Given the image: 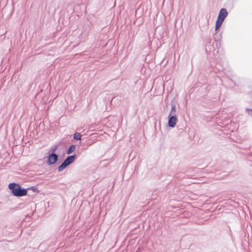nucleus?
<instances>
[{
	"mask_svg": "<svg viewBox=\"0 0 252 252\" xmlns=\"http://www.w3.org/2000/svg\"><path fill=\"white\" fill-rule=\"evenodd\" d=\"M246 110L247 111H248L249 113V114H250V113H251V114H252V109H250V108H246Z\"/></svg>",
	"mask_w": 252,
	"mask_h": 252,
	"instance_id": "f3484780",
	"label": "nucleus"
},
{
	"mask_svg": "<svg viewBox=\"0 0 252 252\" xmlns=\"http://www.w3.org/2000/svg\"><path fill=\"white\" fill-rule=\"evenodd\" d=\"M250 155L252 156V153H251Z\"/></svg>",
	"mask_w": 252,
	"mask_h": 252,
	"instance_id": "412c9836",
	"label": "nucleus"
},
{
	"mask_svg": "<svg viewBox=\"0 0 252 252\" xmlns=\"http://www.w3.org/2000/svg\"><path fill=\"white\" fill-rule=\"evenodd\" d=\"M32 215V214H27L26 216V218H30L31 217V216Z\"/></svg>",
	"mask_w": 252,
	"mask_h": 252,
	"instance_id": "a211bd4d",
	"label": "nucleus"
},
{
	"mask_svg": "<svg viewBox=\"0 0 252 252\" xmlns=\"http://www.w3.org/2000/svg\"><path fill=\"white\" fill-rule=\"evenodd\" d=\"M59 144H56L53 146L48 151V154L56 153V151L58 149Z\"/></svg>",
	"mask_w": 252,
	"mask_h": 252,
	"instance_id": "9b49d317",
	"label": "nucleus"
},
{
	"mask_svg": "<svg viewBox=\"0 0 252 252\" xmlns=\"http://www.w3.org/2000/svg\"><path fill=\"white\" fill-rule=\"evenodd\" d=\"M214 42H215V49H219L220 46V41H214Z\"/></svg>",
	"mask_w": 252,
	"mask_h": 252,
	"instance_id": "2eb2a0df",
	"label": "nucleus"
},
{
	"mask_svg": "<svg viewBox=\"0 0 252 252\" xmlns=\"http://www.w3.org/2000/svg\"><path fill=\"white\" fill-rule=\"evenodd\" d=\"M82 135L79 132H75L73 134V138L75 140H81L82 139Z\"/></svg>",
	"mask_w": 252,
	"mask_h": 252,
	"instance_id": "ddd939ff",
	"label": "nucleus"
},
{
	"mask_svg": "<svg viewBox=\"0 0 252 252\" xmlns=\"http://www.w3.org/2000/svg\"><path fill=\"white\" fill-rule=\"evenodd\" d=\"M210 17H211L210 15H209V16H208V15H207V16H206V18H207V19H209L210 18Z\"/></svg>",
	"mask_w": 252,
	"mask_h": 252,
	"instance_id": "6ab92c4d",
	"label": "nucleus"
},
{
	"mask_svg": "<svg viewBox=\"0 0 252 252\" xmlns=\"http://www.w3.org/2000/svg\"><path fill=\"white\" fill-rule=\"evenodd\" d=\"M27 189H28V190L29 189L32 190L34 192H39V190H38L37 188L35 186H32L31 187L28 188Z\"/></svg>",
	"mask_w": 252,
	"mask_h": 252,
	"instance_id": "4468645a",
	"label": "nucleus"
},
{
	"mask_svg": "<svg viewBox=\"0 0 252 252\" xmlns=\"http://www.w3.org/2000/svg\"><path fill=\"white\" fill-rule=\"evenodd\" d=\"M77 154L68 155L57 168L58 172H61L68 166L72 163L77 158Z\"/></svg>",
	"mask_w": 252,
	"mask_h": 252,
	"instance_id": "7ed1b4c3",
	"label": "nucleus"
},
{
	"mask_svg": "<svg viewBox=\"0 0 252 252\" xmlns=\"http://www.w3.org/2000/svg\"><path fill=\"white\" fill-rule=\"evenodd\" d=\"M224 21L223 19H220L219 17L217 18V21L215 24V32H217L218 30L220 28Z\"/></svg>",
	"mask_w": 252,
	"mask_h": 252,
	"instance_id": "0eeeda50",
	"label": "nucleus"
},
{
	"mask_svg": "<svg viewBox=\"0 0 252 252\" xmlns=\"http://www.w3.org/2000/svg\"><path fill=\"white\" fill-rule=\"evenodd\" d=\"M177 116L176 115H170L168 117V126L170 127L174 128L177 122Z\"/></svg>",
	"mask_w": 252,
	"mask_h": 252,
	"instance_id": "39448f33",
	"label": "nucleus"
},
{
	"mask_svg": "<svg viewBox=\"0 0 252 252\" xmlns=\"http://www.w3.org/2000/svg\"><path fill=\"white\" fill-rule=\"evenodd\" d=\"M85 150V149H84V148H82L81 150Z\"/></svg>",
	"mask_w": 252,
	"mask_h": 252,
	"instance_id": "aec40b11",
	"label": "nucleus"
},
{
	"mask_svg": "<svg viewBox=\"0 0 252 252\" xmlns=\"http://www.w3.org/2000/svg\"><path fill=\"white\" fill-rule=\"evenodd\" d=\"M48 155L46 157V164L51 166L55 164L59 159V155L56 153L48 154Z\"/></svg>",
	"mask_w": 252,
	"mask_h": 252,
	"instance_id": "20e7f679",
	"label": "nucleus"
},
{
	"mask_svg": "<svg viewBox=\"0 0 252 252\" xmlns=\"http://www.w3.org/2000/svg\"><path fill=\"white\" fill-rule=\"evenodd\" d=\"M8 187L14 196L22 197L27 194L28 189L22 188L19 184L13 182L10 183Z\"/></svg>",
	"mask_w": 252,
	"mask_h": 252,
	"instance_id": "f03ea898",
	"label": "nucleus"
},
{
	"mask_svg": "<svg viewBox=\"0 0 252 252\" xmlns=\"http://www.w3.org/2000/svg\"><path fill=\"white\" fill-rule=\"evenodd\" d=\"M59 144H56L53 146L48 151V154L56 153V151L58 149Z\"/></svg>",
	"mask_w": 252,
	"mask_h": 252,
	"instance_id": "f8f14e48",
	"label": "nucleus"
},
{
	"mask_svg": "<svg viewBox=\"0 0 252 252\" xmlns=\"http://www.w3.org/2000/svg\"><path fill=\"white\" fill-rule=\"evenodd\" d=\"M214 42L213 41L211 38L207 39V41L206 44L205 51L207 54L211 55V53L215 56V58L216 60V63H211V66L214 68H216L218 71H221L223 69V66L221 64L220 60L217 59V55L215 54V47L214 45Z\"/></svg>",
	"mask_w": 252,
	"mask_h": 252,
	"instance_id": "f257e3e1",
	"label": "nucleus"
},
{
	"mask_svg": "<svg viewBox=\"0 0 252 252\" xmlns=\"http://www.w3.org/2000/svg\"><path fill=\"white\" fill-rule=\"evenodd\" d=\"M228 14V13L227 10L224 8H222L219 11L218 17L224 20Z\"/></svg>",
	"mask_w": 252,
	"mask_h": 252,
	"instance_id": "423d86ee",
	"label": "nucleus"
},
{
	"mask_svg": "<svg viewBox=\"0 0 252 252\" xmlns=\"http://www.w3.org/2000/svg\"><path fill=\"white\" fill-rule=\"evenodd\" d=\"M76 146L75 145L72 144L69 146L68 149L66 150V154L70 155L75 151Z\"/></svg>",
	"mask_w": 252,
	"mask_h": 252,
	"instance_id": "6e6552de",
	"label": "nucleus"
},
{
	"mask_svg": "<svg viewBox=\"0 0 252 252\" xmlns=\"http://www.w3.org/2000/svg\"><path fill=\"white\" fill-rule=\"evenodd\" d=\"M214 39V41H221L222 38L221 33H218V31L217 32H215Z\"/></svg>",
	"mask_w": 252,
	"mask_h": 252,
	"instance_id": "1a4fd4ad",
	"label": "nucleus"
},
{
	"mask_svg": "<svg viewBox=\"0 0 252 252\" xmlns=\"http://www.w3.org/2000/svg\"><path fill=\"white\" fill-rule=\"evenodd\" d=\"M176 105L174 103H172L171 111H170L169 115H176Z\"/></svg>",
	"mask_w": 252,
	"mask_h": 252,
	"instance_id": "9d476101",
	"label": "nucleus"
},
{
	"mask_svg": "<svg viewBox=\"0 0 252 252\" xmlns=\"http://www.w3.org/2000/svg\"><path fill=\"white\" fill-rule=\"evenodd\" d=\"M228 80L230 85L233 86L236 85L235 82H234L232 79L229 78Z\"/></svg>",
	"mask_w": 252,
	"mask_h": 252,
	"instance_id": "dca6fc26",
	"label": "nucleus"
}]
</instances>
